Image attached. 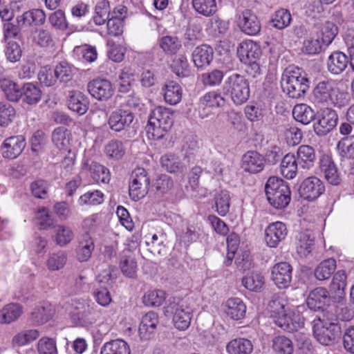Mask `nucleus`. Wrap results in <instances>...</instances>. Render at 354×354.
Instances as JSON below:
<instances>
[{
  "instance_id": "obj_1",
  "label": "nucleus",
  "mask_w": 354,
  "mask_h": 354,
  "mask_svg": "<svg viewBox=\"0 0 354 354\" xmlns=\"http://www.w3.org/2000/svg\"><path fill=\"white\" fill-rule=\"evenodd\" d=\"M338 32L337 26L330 21H317L310 30V35L303 43V51L308 55H317L323 46H329Z\"/></svg>"
},
{
  "instance_id": "obj_2",
  "label": "nucleus",
  "mask_w": 354,
  "mask_h": 354,
  "mask_svg": "<svg viewBox=\"0 0 354 354\" xmlns=\"http://www.w3.org/2000/svg\"><path fill=\"white\" fill-rule=\"evenodd\" d=\"M281 86L289 97H304L310 88V80L305 72L295 66H289L283 72Z\"/></svg>"
},
{
  "instance_id": "obj_3",
  "label": "nucleus",
  "mask_w": 354,
  "mask_h": 354,
  "mask_svg": "<svg viewBox=\"0 0 354 354\" xmlns=\"http://www.w3.org/2000/svg\"><path fill=\"white\" fill-rule=\"evenodd\" d=\"M318 165L320 173L324 178L328 184L334 187L328 188V197L337 199L348 196L352 198L354 197V192H345V190H342L339 187L342 181V175L332 156L328 154L322 155L319 159Z\"/></svg>"
},
{
  "instance_id": "obj_4",
  "label": "nucleus",
  "mask_w": 354,
  "mask_h": 354,
  "mask_svg": "<svg viewBox=\"0 0 354 354\" xmlns=\"http://www.w3.org/2000/svg\"><path fill=\"white\" fill-rule=\"evenodd\" d=\"M343 95L345 94L340 91L335 80L325 79L314 87L312 99L318 105H333L341 108L348 103L347 100L342 98Z\"/></svg>"
},
{
  "instance_id": "obj_5",
  "label": "nucleus",
  "mask_w": 354,
  "mask_h": 354,
  "mask_svg": "<svg viewBox=\"0 0 354 354\" xmlns=\"http://www.w3.org/2000/svg\"><path fill=\"white\" fill-rule=\"evenodd\" d=\"M174 124L173 112L165 107H156L149 114L148 123L145 127L149 140L162 139L170 130Z\"/></svg>"
},
{
  "instance_id": "obj_6",
  "label": "nucleus",
  "mask_w": 354,
  "mask_h": 354,
  "mask_svg": "<svg viewBox=\"0 0 354 354\" xmlns=\"http://www.w3.org/2000/svg\"><path fill=\"white\" fill-rule=\"evenodd\" d=\"M223 95H229L236 105L245 103L250 95L248 80L239 73H232L225 80L222 86Z\"/></svg>"
},
{
  "instance_id": "obj_7",
  "label": "nucleus",
  "mask_w": 354,
  "mask_h": 354,
  "mask_svg": "<svg viewBox=\"0 0 354 354\" xmlns=\"http://www.w3.org/2000/svg\"><path fill=\"white\" fill-rule=\"evenodd\" d=\"M164 313L167 317L173 316L174 326L179 330L187 329L191 322L192 310L185 301L179 297H170L165 304Z\"/></svg>"
},
{
  "instance_id": "obj_8",
  "label": "nucleus",
  "mask_w": 354,
  "mask_h": 354,
  "mask_svg": "<svg viewBox=\"0 0 354 354\" xmlns=\"http://www.w3.org/2000/svg\"><path fill=\"white\" fill-rule=\"evenodd\" d=\"M134 118V114L131 111L117 109L111 113L107 124L113 132L122 133L123 139H130L134 135L130 131L131 125Z\"/></svg>"
},
{
  "instance_id": "obj_9",
  "label": "nucleus",
  "mask_w": 354,
  "mask_h": 354,
  "mask_svg": "<svg viewBox=\"0 0 354 354\" xmlns=\"http://www.w3.org/2000/svg\"><path fill=\"white\" fill-rule=\"evenodd\" d=\"M318 320L322 325L317 324L313 325V334L315 339L324 346L334 345L341 337V326L338 322H334L333 319L322 322L318 317Z\"/></svg>"
},
{
  "instance_id": "obj_10",
  "label": "nucleus",
  "mask_w": 354,
  "mask_h": 354,
  "mask_svg": "<svg viewBox=\"0 0 354 354\" xmlns=\"http://www.w3.org/2000/svg\"><path fill=\"white\" fill-rule=\"evenodd\" d=\"M101 313L94 303L82 302L71 313L73 322L78 326L87 327L100 319Z\"/></svg>"
},
{
  "instance_id": "obj_11",
  "label": "nucleus",
  "mask_w": 354,
  "mask_h": 354,
  "mask_svg": "<svg viewBox=\"0 0 354 354\" xmlns=\"http://www.w3.org/2000/svg\"><path fill=\"white\" fill-rule=\"evenodd\" d=\"M333 302L328 290L324 287H318L311 290L306 299V304L310 310L324 312Z\"/></svg>"
},
{
  "instance_id": "obj_12",
  "label": "nucleus",
  "mask_w": 354,
  "mask_h": 354,
  "mask_svg": "<svg viewBox=\"0 0 354 354\" xmlns=\"http://www.w3.org/2000/svg\"><path fill=\"white\" fill-rule=\"evenodd\" d=\"M264 189L266 199H290L291 192L289 186L279 177H269Z\"/></svg>"
},
{
  "instance_id": "obj_13",
  "label": "nucleus",
  "mask_w": 354,
  "mask_h": 354,
  "mask_svg": "<svg viewBox=\"0 0 354 354\" xmlns=\"http://www.w3.org/2000/svg\"><path fill=\"white\" fill-rule=\"evenodd\" d=\"M338 115L331 108H326L318 115V120L314 124V131L319 136L329 133L337 124Z\"/></svg>"
},
{
  "instance_id": "obj_14",
  "label": "nucleus",
  "mask_w": 354,
  "mask_h": 354,
  "mask_svg": "<svg viewBox=\"0 0 354 354\" xmlns=\"http://www.w3.org/2000/svg\"><path fill=\"white\" fill-rule=\"evenodd\" d=\"M91 95L99 101H107L113 95L115 88L112 83L104 78H96L87 84Z\"/></svg>"
},
{
  "instance_id": "obj_15",
  "label": "nucleus",
  "mask_w": 354,
  "mask_h": 354,
  "mask_svg": "<svg viewBox=\"0 0 354 354\" xmlns=\"http://www.w3.org/2000/svg\"><path fill=\"white\" fill-rule=\"evenodd\" d=\"M326 191L324 182L316 176H309L301 184L299 193L302 199H317Z\"/></svg>"
},
{
  "instance_id": "obj_16",
  "label": "nucleus",
  "mask_w": 354,
  "mask_h": 354,
  "mask_svg": "<svg viewBox=\"0 0 354 354\" xmlns=\"http://www.w3.org/2000/svg\"><path fill=\"white\" fill-rule=\"evenodd\" d=\"M26 145V139L23 136H10L1 144V152L2 156L10 160L15 159L22 153Z\"/></svg>"
},
{
  "instance_id": "obj_17",
  "label": "nucleus",
  "mask_w": 354,
  "mask_h": 354,
  "mask_svg": "<svg viewBox=\"0 0 354 354\" xmlns=\"http://www.w3.org/2000/svg\"><path fill=\"white\" fill-rule=\"evenodd\" d=\"M82 169L88 172L92 179L97 183L108 184L111 180L109 169L94 160H83Z\"/></svg>"
},
{
  "instance_id": "obj_18",
  "label": "nucleus",
  "mask_w": 354,
  "mask_h": 354,
  "mask_svg": "<svg viewBox=\"0 0 354 354\" xmlns=\"http://www.w3.org/2000/svg\"><path fill=\"white\" fill-rule=\"evenodd\" d=\"M305 317L299 311L285 313L274 319L275 324L289 333L297 331L304 326Z\"/></svg>"
},
{
  "instance_id": "obj_19",
  "label": "nucleus",
  "mask_w": 354,
  "mask_h": 354,
  "mask_svg": "<svg viewBox=\"0 0 354 354\" xmlns=\"http://www.w3.org/2000/svg\"><path fill=\"white\" fill-rule=\"evenodd\" d=\"M292 268L287 262L275 264L271 270V279L279 288H288L292 281Z\"/></svg>"
},
{
  "instance_id": "obj_20",
  "label": "nucleus",
  "mask_w": 354,
  "mask_h": 354,
  "mask_svg": "<svg viewBox=\"0 0 354 354\" xmlns=\"http://www.w3.org/2000/svg\"><path fill=\"white\" fill-rule=\"evenodd\" d=\"M238 26L243 32L248 35H256L261 30V23L257 16L248 9L243 10L239 16Z\"/></svg>"
},
{
  "instance_id": "obj_21",
  "label": "nucleus",
  "mask_w": 354,
  "mask_h": 354,
  "mask_svg": "<svg viewBox=\"0 0 354 354\" xmlns=\"http://www.w3.org/2000/svg\"><path fill=\"white\" fill-rule=\"evenodd\" d=\"M265 163L264 156L257 151H248L241 158V168L250 174H257L263 171Z\"/></svg>"
},
{
  "instance_id": "obj_22",
  "label": "nucleus",
  "mask_w": 354,
  "mask_h": 354,
  "mask_svg": "<svg viewBox=\"0 0 354 354\" xmlns=\"http://www.w3.org/2000/svg\"><path fill=\"white\" fill-rule=\"evenodd\" d=\"M237 54L242 63L259 60L262 51L260 45L252 40L242 41L237 48Z\"/></svg>"
},
{
  "instance_id": "obj_23",
  "label": "nucleus",
  "mask_w": 354,
  "mask_h": 354,
  "mask_svg": "<svg viewBox=\"0 0 354 354\" xmlns=\"http://www.w3.org/2000/svg\"><path fill=\"white\" fill-rule=\"evenodd\" d=\"M82 226L85 231L86 237H91L93 240V239L101 237L103 235L105 223L101 215L94 214L84 219Z\"/></svg>"
},
{
  "instance_id": "obj_24",
  "label": "nucleus",
  "mask_w": 354,
  "mask_h": 354,
  "mask_svg": "<svg viewBox=\"0 0 354 354\" xmlns=\"http://www.w3.org/2000/svg\"><path fill=\"white\" fill-rule=\"evenodd\" d=\"M265 241L270 248H275L287 235L286 226L282 222L271 223L266 229Z\"/></svg>"
},
{
  "instance_id": "obj_25",
  "label": "nucleus",
  "mask_w": 354,
  "mask_h": 354,
  "mask_svg": "<svg viewBox=\"0 0 354 354\" xmlns=\"http://www.w3.org/2000/svg\"><path fill=\"white\" fill-rule=\"evenodd\" d=\"M349 66L348 56L344 53L336 50L333 52L328 57L326 66L328 71L333 75L342 73Z\"/></svg>"
},
{
  "instance_id": "obj_26",
  "label": "nucleus",
  "mask_w": 354,
  "mask_h": 354,
  "mask_svg": "<svg viewBox=\"0 0 354 354\" xmlns=\"http://www.w3.org/2000/svg\"><path fill=\"white\" fill-rule=\"evenodd\" d=\"M55 312V308L48 302L36 306L30 315V321L35 325H42L52 319Z\"/></svg>"
},
{
  "instance_id": "obj_27",
  "label": "nucleus",
  "mask_w": 354,
  "mask_h": 354,
  "mask_svg": "<svg viewBox=\"0 0 354 354\" xmlns=\"http://www.w3.org/2000/svg\"><path fill=\"white\" fill-rule=\"evenodd\" d=\"M296 159L299 162V169L303 171L312 169L316 160L315 151L313 147L309 145H301L299 147Z\"/></svg>"
},
{
  "instance_id": "obj_28",
  "label": "nucleus",
  "mask_w": 354,
  "mask_h": 354,
  "mask_svg": "<svg viewBox=\"0 0 354 354\" xmlns=\"http://www.w3.org/2000/svg\"><path fill=\"white\" fill-rule=\"evenodd\" d=\"M88 97L79 91L69 92L68 106L69 109L79 115H84L88 109Z\"/></svg>"
},
{
  "instance_id": "obj_29",
  "label": "nucleus",
  "mask_w": 354,
  "mask_h": 354,
  "mask_svg": "<svg viewBox=\"0 0 354 354\" xmlns=\"http://www.w3.org/2000/svg\"><path fill=\"white\" fill-rule=\"evenodd\" d=\"M280 169L281 174L287 179L294 178L297 173H301V175L304 173L303 169H299L295 155L290 153L283 158Z\"/></svg>"
},
{
  "instance_id": "obj_30",
  "label": "nucleus",
  "mask_w": 354,
  "mask_h": 354,
  "mask_svg": "<svg viewBox=\"0 0 354 354\" xmlns=\"http://www.w3.org/2000/svg\"><path fill=\"white\" fill-rule=\"evenodd\" d=\"M214 51L212 48L207 44L197 46L192 53V59L198 68L209 66L213 60Z\"/></svg>"
},
{
  "instance_id": "obj_31",
  "label": "nucleus",
  "mask_w": 354,
  "mask_h": 354,
  "mask_svg": "<svg viewBox=\"0 0 354 354\" xmlns=\"http://www.w3.org/2000/svg\"><path fill=\"white\" fill-rule=\"evenodd\" d=\"M158 44L160 48L167 55H176L182 48L181 39L175 35H167L160 37L158 39Z\"/></svg>"
},
{
  "instance_id": "obj_32",
  "label": "nucleus",
  "mask_w": 354,
  "mask_h": 354,
  "mask_svg": "<svg viewBox=\"0 0 354 354\" xmlns=\"http://www.w3.org/2000/svg\"><path fill=\"white\" fill-rule=\"evenodd\" d=\"M158 323V315L150 311L145 314L142 318L141 322L139 326V335L142 339H148L150 335L154 332Z\"/></svg>"
},
{
  "instance_id": "obj_33",
  "label": "nucleus",
  "mask_w": 354,
  "mask_h": 354,
  "mask_svg": "<svg viewBox=\"0 0 354 354\" xmlns=\"http://www.w3.org/2000/svg\"><path fill=\"white\" fill-rule=\"evenodd\" d=\"M252 351L253 344L246 338L232 339L226 345V351L228 354H250Z\"/></svg>"
},
{
  "instance_id": "obj_34",
  "label": "nucleus",
  "mask_w": 354,
  "mask_h": 354,
  "mask_svg": "<svg viewBox=\"0 0 354 354\" xmlns=\"http://www.w3.org/2000/svg\"><path fill=\"white\" fill-rule=\"evenodd\" d=\"M0 88L8 101L16 102L20 100L22 87L14 81L3 78L0 80Z\"/></svg>"
},
{
  "instance_id": "obj_35",
  "label": "nucleus",
  "mask_w": 354,
  "mask_h": 354,
  "mask_svg": "<svg viewBox=\"0 0 354 354\" xmlns=\"http://www.w3.org/2000/svg\"><path fill=\"white\" fill-rule=\"evenodd\" d=\"M226 314L234 320L241 319L245 315L246 306L239 298L229 299L226 302Z\"/></svg>"
},
{
  "instance_id": "obj_36",
  "label": "nucleus",
  "mask_w": 354,
  "mask_h": 354,
  "mask_svg": "<svg viewBox=\"0 0 354 354\" xmlns=\"http://www.w3.org/2000/svg\"><path fill=\"white\" fill-rule=\"evenodd\" d=\"M18 21L29 26H41L46 21V14L41 9H33L17 16Z\"/></svg>"
},
{
  "instance_id": "obj_37",
  "label": "nucleus",
  "mask_w": 354,
  "mask_h": 354,
  "mask_svg": "<svg viewBox=\"0 0 354 354\" xmlns=\"http://www.w3.org/2000/svg\"><path fill=\"white\" fill-rule=\"evenodd\" d=\"M41 90L32 83H26L23 85L20 99L23 103L28 105L36 104L41 100Z\"/></svg>"
},
{
  "instance_id": "obj_38",
  "label": "nucleus",
  "mask_w": 354,
  "mask_h": 354,
  "mask_svg": "<svg viewBox=\"0 0 354 354\" xmlns=\"http://www.w3.org/2000/svg\"><path fill=\"white\" fill-rule=\"evenodd\" d=\"M293 118L303 124H308L315 119V111L306 104H299L295 106L292 110Z\"/></svg>"
},
{
  "instance_id": "obj_39",
  "label": "nucleus",
  "mask_w": 354,
  "mask_h": 354,
  "mask_svg": "<svg viewBox=\"0 0 354 354\" xmlns=\"http://www.w3.org/2000/svg\"><path fill=\"white\" fill-rule=\"evenodd\" d=\"M224 75V72L222 70L214 68L200 75L199 80L205 87L213 88L221 85L223 80Z\"/></svg>"
},
{
  "instance_id": "obj_40",
  "label": "nucleus",
  "mask_w": 354,
  "mask_h": 354,
  "mask_svg": "<svg viewBox=\"0 0 354 354\" xmlns=\"http://www.w3.org/2000/svg\"><path fill=\"white\" fill-rule=\"evenodd\" d=\"M100 354H131L129 344L122 339L106 342L101 348Z\"/></svg>"
},
{
  "instance_id": "obj_41",
  "label": "nucleus",
  "mask_w": 354,
  "mask_h": 354,
  "mask_svg": "<svg viewBox=\"0 0 354 354\" xmlns=\"http://www.w3.org/2000/svg\"><path fill=\"white\" fill-rule=\"evenodd\" d=\"M337 264L335 259L329 258L325 259L315 268L314 275L319 281L328 279L334 273Z\"/></svg>"
},
{
  "instance_id": "obj_42",
  "label": "nucleus",
  "mask_w": 354,
  "mask_h": 354,
  "mask_svg": "<svg viewBox=\"0 0 354 354\" xmlns=\"http://www.w3.org/2000/svg\"><path fill=\"white\" fill-rule=\"evenodd\" d=\"M203 173L201 167H194L190 171L188 176V183L185 186V194L187 197L197 198L199 178Z\"/></svg>"
},
{
  "instance_id": "obj_43",
  "label": "nucleus",
  "mask_w": 354,
  "mask_h": 354,
  "mask_svg": "<svg viewBox=\"0 0 354 354\" xmlns=\"http://www.w3.org/2000/svg\"><path fill=\"white\" fill-rule=\"evenodd\" d=\"M52 141L60 151H70V132L66 128L64 127L56 128L52 133Z\"/></svg>"
},
{
  "instance_id": "obj_44",
  "label": "nucleus",
  "mask_w": 354,
  "mask_h": 354,
  "mask_svg": "<svg viewBox=\"0 0 354 354\" xmlns=\"http://www.w3.org/2000/svg\"><path fill=\"white\" fill-rule=\"evenodd\" d=\"M162 167L167 172L176 174L183 172L184 166L178 156L168 153L162 156L160 160Z\"/></svg>"
},
{
  "instance_id": "obj_45",
  "label": "nucleus",
  "mask_w": 354,
  "mask_h": 354,
  "mask_svg": "<svg viewBox=\"0 0 354 354\" xmlns=\"http://www.w3.org/2000/svg\"><path fill=\"white\" fill-rule=\"evenodd\" d=\"M165 102L171 105L177 104L182 98L181 86L174 81H170L162 88Z\"/></svg>"
},
{
  "instance_id": "obj_46",
  "label": "nucleus",
  "mask_w": 354,
  "mask_h": 354,
  "mask_svg": "<svg viewBox=\"0 0 354 354\" xmlns=\"http://www.w3.org/2000/svg\"><path fill=\"white\" fill-rule=\"evenodd\" d=\"M22 307L17 304L6 305L0 310V323L10 324L16 321L22 314Z\"/></svg>"
},
{
  "instance_id": "obj_47",
  "label": "nucleus",
  "mask_w": 354,
  "mask_h": 354,
  "mask_svg": "<svg viewBox=\"0 0 354 354\" xmlns=\"http://www.w3.org/2000/svg\"><path fill=\"white\" fill-rule=\"evenodd\" d=\"M225 96L222 91H210L200 98L199 104L209 107H222L226 103Z\"/></svg>"
},
{
  "instance_id": "obj_48",
  "label": "nucleus",
  "mask_w": 354,
  "mask_h": 354,
  "mask_svg": "<svg viewBox=\"0 0 354 354\" xmlns=\"http://www.w3.org/2000/svg\"><path fill=\"white\" fill-rule=\"evenodd\" d=\"M111 10L109 2L107 0L100 1L95 7V13L93 20L97 26L104 24L110 18Z\"/></svg>"
},
{
  "instance_id": "obj_49",
  "label": "nucleus",
  "mask_w": 354,
  "mask_h": 354,
  "mask_svg": "<svg viewBox=\"0 0 354 354\" xmlns=\"http://www.w3.org/2000/svg\"><path fill=\"white\" fill-rule=\"evenodd\" d=\"M171 71L178 77H185L190 74L189 64L185 55H176L171 61Z\"/></svg>"
},
{
  "instance_id": "obj_50",
  "label": "nucleus",
  "mask_w": 354,
  "mask_h": 354,
  "mask_svg": "<svg viewBox=\"0 0 354 354\" xmlns=\"http://www.w3.org/2000/svg\"><path fill=\"white\" fill-rule=\"evenodd\" d=\"M125 151L124 142L118 139L111 140L104 147L106 156L114 160L121 159L124 156Z\"/></svg>"
},
{
  "instance_id": "obj_51",
  "label": "nucleus",
  "mask_w": 354,
  "mask_h": 354,
  "mask_svg": "<svg viewBox=\"0 0 354 354\" xmlns=\"http://www.w3.org/2000/svg\"><path fill=\"white\" fill-rule=\"evenodd\" d=\"M337 149L342 158H354V135L343 137L337 144Z\"/></svg>"
},
{
  "instance_id": "obj_52",
  "label": "nucleus",
  "mask_w": 354,
  "mask_h": 354,
  "mask_svg": "<svg viewBox=\"0 0 354 354\" xmlns=\"http://www.w3.org/2000/svg\"><path fill=\"white\" fill-rule=\"evenodd\" d=\"M192 6L198 13L205 17L212 16L217 10L216 0H192Z\"/></svg>"
},
{
  "instance_id": "obj_53",
  "label": "nucleus",
  "mask_w": 354,
  "mask_h": 354,
  "mask_svg": "<svg viewBox=\"0 0 354 354\" xmlns=\"http://www.w3.org/2000/svg\"><path fill=\"white\" fill-rule=\"evenodd\" d=\"M56 78L61 83L70 82L75 74V68L66 62H61L54 68Z\"/></svg>"
},
{
  "instance_id": "obj_54",
  "label": "nucleus",
  "mask_w": 354,
  "mask_h": 354,
  "mask_svg": "<svg viewBox=\"0 0 354 354\" xmlns=\"http://www.w3.org/2000/svg\"><path fill=\"white\" fill-rule=\"evenodd\" d=\"M94 250V242L91 237L80 241L76 249V257L79 261H87Z\"/></svg>"
},
{
  "instance_id": "obj_55",
  "label": "nucleus",
  "mask_w": 354,
  "mask_h": 354,
  "mask_svg": "<svg viewBox=\"0 0 354 354\" xmlns=\"http://www.w3.org/2000/svg\"><path fill=\"white\" fill-rule=\"evenodd\" d=\"M120 268L122 273L129 278H134L137 272V262L131 254L123 255L120 261Z\"/></svg>"
},
{
  "instance_id": "obj_56",
  "label": "nucleus",
  "mask_w": 354,
  "mask_h": 354,
  "mask_svg": "<svg viewBox=\"0 0 354 354\" xmlns=\"http://www.w3.org/2000/svg\"><path fill=\"white\" fill-rule=\"evenodd\" d=\"M298 252L305 256L310 254L315 241V237L312 235L310 232L306 230L300 232L298 235Z\"/></svg>"
},
{
  "instance_id": "obj_57",
  "label": "nucleus",
  "mask_w": 354,
  "mask_h": 354,
  "mask_svg": "<svg viewBox=\"0 0 354 354\" xmlns=\"http://www.w3.org/2000/svg\"><path fill=\"white\" fill-rule=\"evenodd\" d=\"M242 284L250 291L258 292L264 284V277L259 272H252L243 278Z\"/></svg>"
},
{
  "instance_id": "obj_58",
  "label": "nucleus",
  "mask_w": 354,
  "mask_h": 354,
  "mask_svg": "<svg viewBox=\"0 0 354 354\" xmlns=\"http://www.w3.org/2000/svg\"><path fill=\"white\" fill-rule=\"evenodd\" d=\"M24 24L19 23L17 17L15 21L5 22L3 26V32L4 39H19L21 37V27Z\"/></svg>"
},
{
  "instance_id": "obj_59",
  "label": "nucleus",
  "mask_w": 354,
  "mask_h": 354,
  "mask_svg": "<svg viewBox=\"0 0 354 354\" xmlns=\"http://www.w3.org/2000/svg\"><path fill=\"white\" fill-rule=\"evenodd\" d=\"M272 348L277 354H292L294 346L290 339L277 336L273 339Z\"/></svg>"
},
{
  "instance_id": "obj_60",
  "label": "nucleus",
  "mask_w": 354,
  "mask_h": 354,
  "mask_svg": "<svg viewBox=\"0 0 354 354\" xmlns=\"http://www.w3.org/2000/svg\"><path fill=\"white\" fill-rule=\"evenodd\" d=\"M291 20L292 17L289 10L281 8L274 12L271 22L274 28L282 30L290 25Z\"/></svg>"
},
{
  "instance_id": "obj_61",
  "label": "nucleus",
  "mask_w": 354,
  "mask_h": 354,
  "mask_svg": "<svg viewBox=\"0 0 354 354\" xmlns=\"http://www.w3.org/2000/svg\"><path fill=\"white\" fill-rule=\"evenodd\" d=\"M16 111L15 108L8 102H0V126L3 127H8L15 119Z\"/></svg>"
},
{
  "instance_id": "obj_62",
  "label": "nucleus",
  "mask_w": 354,
  "mask_h": 354,
  "mask_svg": "<svg viewBox=\"0 0 354 354\" xmlns=\"http://www.w3.org/2000/svg\"><path fill=\"white\" fill-rule=\"evenodd\" d=\"M165 292L161 290H149L143 297V303L150 307L160 306L165 300Z\"/></svg>"
},
{
  "instance_id": "obj_63",
  "label": "nucleus",
  "mask_w": 354,
  "mask_h": 354,
  "mask_svg": "<svg viewBox=\"0 0 354 354\" xmlns=\"http://www.w3.org/2000/svg\"><path fill=\"white\" fill-rule=\"evenodd\" d=\"M50 185L44 179H37L30 184V190L34 197L45 199L48 197Z\"/></svg>"
},
{
  "instance_id": "obj_64",
  "label": "nucleus",
  "mask_w": 354,
  "mask_h": 354,
  "mask_svg": "<svg viewBox=\"0 0 354 354\" xmlns=\"http://www.w3.org/2000/svg\"><path fill=\"white\" fill-rule=\"evenodd\" d=\"M33 41L41 48H47L53 45V38L51 32L46 29H37L33 36Z\"/></svg>"
}]
</instances>
